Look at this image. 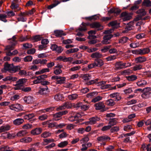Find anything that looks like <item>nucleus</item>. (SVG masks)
Listing matches in <instances>:
<instances>
[{"label": "nucleus", "instance_id": "nucleus-1", "mask_svg": "<svg viewBox=\"0 0 151 151\" xmlns=\"http://www.w3.org/2000/svg\"><path fill=\"white\" fill-rule=\"evenodd\" d=\"M21 69V67L20 66H14L13 64H9L6 62L5 63L4 68L1 71L3 72L8 71L11 73H15Z\"/></svg>", "mask_w": 151, "mask_h": 151}, {"label": "nucleus", "instance_id": "nucleus-2", "mask_svg": "<svg viewBox=\"0 0 151 151\" xmlns=\"http://www.w3.org/2000/svg\"><path fill=\"white\" fill-rule=\"evenodd\" d=\"M106 82L102 81L98 83V85L101 86L100 88L102 89H105L108 88L109 90H112L116 89V86L111 87L110 84H106Z\"/></svg>", "mask_w": 151, "mask_h": 151}, {"label": "nucleus", "instance_id": "nucleus-3", "mask_svg": "<svg viewBox=\"0 0 151 151\" xmlns=\"http://www.w3.org/2000/svg\"><path fill=\"white\" fill-rule=\"evenodd\" d=\"M14 45H9L7 46L6 49L7 50L6 52V54L8 56H12L14 55L17 54L18 52L17 50H14L12 52H11V51L13 50L14 48Z\"/></svg>", "mask_w": 151, "mask_h": 151}, {"label": "nucleus", "instance_id": "nucleus-4", "mask_svg": "<svg viewBox=\"0 0 151 151\" xmlns=\"http://www.w3.org/2000/svg\"><path fill=\"white\" fill-rule=\"evenodd\" d=\"M26 82V80L25 79L22 78L19 79L16 82V84L14 85V89L15 90L21 89Z\"/></svg>", "mask_w": 151, "mask_h": 151}, {"label": "nucleus", "instance_id": "nucleus-5", "mask_svg": "<svg viewBox=\"0 0 151 151\" xmlns=\"http://www.w3.org/2000/svg\"><path fill=\"white\" fill-rule=\"evenodd\" d=\"M52 80H55V83L57 84H63L65 83L66 78L65 77H61L59 76H55L52 77Z\"/></svg>", "mask_w": 151, "mask_h": 151}, {"label": "nucleus", "instance_id": "nucleus-6", "mask_svg": "<svg viewBox=\"0 0 151 151\" xmlns=\"http://www.w3.org/2000/svg\"><path fill=\"white\" fill-rule=\"evenodd\" d=\"M110 139V137L106 135L100 136L97 138V140L99 142L103 145H105L106 144V142Z\"/></svg>", "mask_w": 151, "mask_h": 151}, {"label": "nucleus", "instance_id": "nucleus-7", "mask_svg": "<svg viewBox=\"0 0 151 151\" xmlns=\"http://www.w3.org/2000/svg\"><path fill=\"white\" fill-rule=\"evenodd\" d=\"M150 52V50L148 48L142 49H139L134 50L133 52L134 53L140 55H144Z\"/></svg>", "mask_w": 151, "mask_h": 151}, {"label": "nucleus", "instance_id": "nucleus-8", "mask_svg": "<svg viewBox=\"0 0 151 151\" xmlns=\"http://www.w3.org/2000/svg\"><path fill=\"white\" fill-rule=\"evenodd\" d=\"M67 113L66 111H63L56 113L53 115V119L55 121H58L61 118L63 115Z\"/></svg>", "mask_w": 151, "mask_h": 151}, {"label": "nucleus", "instance_id": "nucleus-9", "mask_svg": "<svg viewBox=\"0 0 151 151\" xmlns=\"http://www.w3.org/2000/svg\"><path fill=\"white\" fill-rule=\"evenodd\" d=\"M9 107L11 109L15 111H19L23 110V106L19 104H12L11 105H10Z\"/></svg>", "mask_w": 151, "mask_h": 151}, {"label": "nucleus", "instance_id": "nucleus-10", "mask_svg": "<svg viewBox=\"0 0 151 151\" xmlns=\"http://www.w3.org/2000/svg\"><path fill=\"white\" fill-rule=\"evenodd\" d=\"M121 17L123 21H125L130 20L131 18V15L130 13L124 12L121 13Z\"/></svg>", "mask_w": 151, "mask_h": 151}, {"label": "nucleus", "instance_id": "nucleus-11", "mask_svg": "<svg viewBox=\"0 0 151 151\" xmlns=\"http://www.w3.org/2000/svg\"><path fill=\"white\" fill-rule=\"evenodd\" d=\"M90 26L91 28L96 29L98 30H101L103 29L101 24L99 22H96L90 24Z\"/></svg>", "mask_w": 151, "mask_h": 151}, {"label": "nucleus", "instance_id": "nucleus-12", "mask_svg": "<svg viewBox=\"0 0 151 151\" xmlns=\"http://www.w3.org/2000/svg\"><path fill=\"white\" fill-rule=\"evenodd\" d=\"M109 96L111 98H114L115 101H118L122 99V97L119 93L118 92H115L111 93L110 95Z\"/></svg>", "mask_w": 151, "mask_h": 151}, {"label": "nucleus", "instance_id": "nucleus-13", "mask_svg": "<svg viewBox=\"0 0 151 151\" xmlns=\"http://www.w3.org/2000/svg\"><path fill=\"white\" fill-rule=\"evenodd\" d=\"M25 12H21L19 14V17L17 18V20L19 22H25L27 20V19L26 17L27 16V15L24 14Z\"/></svg>", "mask_w": 151, "mask_h": 151}, {"label": "nucleus", "instance_id": "nucleus-14", "mask_svg": "<svg viewBox=\"0 0 151 151\" xmlns=\"http://www.w3.org/2000/svg\"><path fill=\"white\" fill-rule=\"evenodd\" d=\"M113 37V35L112 34H109L104 36L103 37V40L102 41V43L104 44H109L110 42L108 40Z\"/></svg>", "mask_w": 151, "mask_h": 151}, {"label": "nucleus", "instance_id": "nucleus-15", "mask_svg": "<svg viewBox=\"0 0 151 151\" xmlns=\"http://www.w3.org/2000/svg\"><path fill=\"white\" fill-rule=\"evenodd\" d=\"M95 109L97 110H102L104 108L105 106L102 102H99L94 104Z\"/></svg>", "mask_w": 151, "mask_h": 151}, {"label": "nucleus", "instance_id": "nucleus-16", "mask_svg": "<svg viewBox=\"0 0 151 151\" xmlns=\"http://www.w3.org/2000/svg\"><path fill=\"white\" fill-rule=\"evenodd\" d=\"M24 102L27 104H31L34 101V99L31 96H27L24 97Z\"/></svg>", "mask_w": 151, "mask_h": 151}, {"label": "nucleus", "instance_id": "nucleus-17", "mask_svg": "<svg viewBox=\"0 0 151 151\" xmlns=\"http://www.w3.org/2000/svg\"><path fill=\"white\" fill-rule=\"evenodd\" d=\"M81 77L86 83L87 82H88V81L91 78V76L89 74H82L81 75Z\"/></svg>", "mask_w": 151, "mask_h": 151}, {"label": "nucleus", "instance_id": "nucleus-18", "mask_svg": "<svg viewBox=\"0 0 151 151\" xmlns=\"http://www.w3.org/2000/svg\"><path fill=\"white\" fill-rule=\"evenodd\" d=\"M72 106L71 103L70 102L65 103L63 105L59 107L58 109V110H62L66 108H69Z\"/></svg>", "mask_w": 151, "mask_h": 151}, {"label": "nucleus", "instance_id": "nucleus-19", "mask_svg": "<svg viewBox=\"0 0 151 151\" xmlns=\"http://www.w3.org/2000/svg\"><path fill=\"white\" fill-rule=\"evenodd\" d=\"M115 69L116 70H119L124 68L123 62L122 61L116 62L115 64Z\"/></svg>", "mask_w": 151, "mask_h": 151}, {"label": "nucleus", "instance_id": "nucleus-20", "mask_svg": "<svg viewBox=\"0 0 151 151\" xmlns=\"http://www.w3.org/2000/svg\"><path fill=\"white\" fill-rule=\"evenodd\" d=\"M48 88L47 86H45V88H40L39 91V93L41 95H45L49 93Z\"/></svg>", "mask_w": 151, "mask_h": 151}, {"label": "nucleus", "instance_id": "nucleus-21", "mask_svg": "<svg viewBox=\"0 0 151 151\" xmlns=\"http://www.w3.org/2000/svg\"><path fill=\"white\" fill-rule=\"evenodd\" d=\"M17 79V78L15 77H13L11 76H9L3 79V80L4 81H9L11 82L16 81Z\"/></svg>", "mask_w": 151, "mask_h": 151}, {"label": "nucleus", "instance_id": "nucleus-22", "mask_svg": "<svg viewBox=\"0 0 151 151\" xmlns=\"http://www.w3.org/2000/svg\"><path fill=\"white\" fill-rule=\"evenodd\" d=\"M11 127V126L9 124L2 126L0 127V132H2L9 130L10 129Z\"/></svg>", "mask_w": 151, "mask_h": 151}, {"label": "nucleus", "instance_id": "nucleus-23", "mask_svg": "<svg viewBox=\"0 0 151 151\" xmlns=\"http://www.w3.org/2000/svg\"><path fill=\"white\" fill-rule=\"evenodd\" d=\"M42 131V129L41 128H37L31 131V133L33 135H38L40 134Z\"/></svg>", "mask_w": 151, "mask_h": 151}, {"label": "nucleus", "instance_id": "nucleus-24", "mask_svg": "<svg viewBox=\"0 0 151 151\" xmlns=\"http://www.w3.org/2000/svg\"><path fill=\"white\" fill-rule=\"evenodd\" d=\"M55 36L57 37H60L63 36L65 35L66 34L61 30H56L54 32Z\"/></svg>", "mask_w": 151, "mask_h": 151}, {"label": "nucleus", "instance_id": "nucleus-25", "mask_svg": "<svg viewBox=\"0 0 151 151\" xmlns=\"http://www.w3.org/2000/svg\"><path fill=\"white\" fill-rule=\"evenodd\" d=\"M28 134L27 132L24 130L20 131L16 134V136L18 137H22L25 136Z\"/></svg>", "mask_w": 151, "mask_h": 151}, {"label": "nucleus", "instance_id": "nucleus-26", "mask_svg": "<svg viewBox=\"0 0 151 151\" xmlns=\"http://www.w3.org/2000/svg\"><path fill=\"white\" fill-rule=\"evenodd\" d=\"M147 58L144 56H141L135 59L136 63H142L147 61Z\"/></svg>", "mask_w": 151, "mask_h": 151}, {"label": "nucleus", "instance_id": "nucleus-27", "mask_svg": "<svg viewBox=\"0 0 151 151\" xmlns=\"http://www.w3.org/2000/svg\"><path fill=\"white\" fill-rule=\"evenodd\" d=\"M89 119L90 123L91 125H92L96 124L97 121H99L100 119L97 116H95L90 118Z\"/></svg>", "mask_w": 151, "mask_h": 151}, {"label": "nucleus", "instance_id": "nucleus-28", "mask_svg": "<svg viewBox=\"0 0 151 151\" xmlns=\"http://www.w3.org/2000/svg\"><path fill=\"white\" fill-rule=\"evenodd\" d=\"M137 84L139 87H143L147 84V82L143 79L139 80L136 83Z\"/></svg>", "mask_w": 151, "mask_h": 151}, {"label": "nucleus", "instance_id": "nucleus-29", "mask_svg": "<svg viewBox=\"0 0 151 151\" xmlns=\"http://www.w3.org/2000/svg\"><path fill=\"white\" fill-rule=\"evenodd\" d=\"M24 122V120L23 119L21 118H18L15 120L13 122V123L14 124L16 125H19Z\"/></svg>", "mask_w": 151, "mask_h": 151}, {"label": "nucleus", "instance_id": "nucleus-30", "mask_svg": "<svg viewBox=\"0 0 151 151\" xmlns=\"http://www.w3.org/2000/svg\"><path fill=\"white\" fill-rule=\"evenodd\" d=\"M91 57L93 58H100L102 57V55L99 52H96L92 54Z\"/></svg>", "mask_w": 151, "mask_h": 151}, {"label": "nucleus", "instance_id": "nucleus-31", "mask_svg": "<svg viewBox=\"0 0 151 151\" xmlns=\"http://www.w3.org/2000/svg\"><path fill=\"white\" fill-rule=\"evenodd\" d=\"M54 99L57 101H60L63 99V97L62 94H58L54 96Z\"/></svg>", "mask_w": 151, "mask_h": 151}, {"label": "nucleus", "instance_id": "nucleus-32", "mask_svg": "<svg viewBox=\"0 0 151 151\" xmlns=\"http://www.w3.org/2000/svg\"><path fill=\"white\" fill-rule=\"evenodd\" d=\"M98 80L99 79L97 78L95 80H92L86 83V84L88 85H90L94 84H98V83L99 82H98Z\"/></svg>", "mask_w": 151, "mask_h": 151}, {"label": "nucleus", "instance_id": "nucleus-33", "mask_svg": "<svg viewBox=\"0 0 151 151\" xmlns=\"http://www.w3.org/2000/svg\"><path fill=\"white\" fill-rule=\"evenodd\" d=\"M96 66H101L103 65L104 63L103 61L99 59H96L94 61Z\"/></svg>", "mask_w": 151, "mask_h": 151}, {"label": "nucleus", "instance_id": "nucleus-34", "mask_svg": "<svg viewBox=\"0 0 151 151\" xmlns=\"http://www.w3.org/2000/svg\"><path fill=\"white\" fill-rule=\"evenodd\" d=\"M126 78L129 81H132L136 80L137 79V77L135 75H132L126 76Z\"/></svg>", "mask_w": 151, "mask_h": 151}, {"label": "nucleus", "instance_id": "nucleus-35", "mask_svg": "<svg viewBox=\"0 0 151 151\" xmlns=\"http://www.w3.org/2000/svg\"><path fill=\"white\" fill-rule=\"evenodd\" d=\"M68 142L67 141L62 142L58 144V146L60 148H63L68 145Z\"/></svg>", "mask_w": 151, "mask_h": 151}, {"label": "nucleus", "instance_id": "nucleus-36", "mask_svg": "<svg viewBox=\"0 0 151 151\" xmlns=\"http://www.w3.org/2000/svg\"><path fill=\"white\" fill-rule=\"evenodd\" d=\"M88 34L89 35V36L88 37V38L89 39L91 38H95L96 37L94 35H93V34H95L96 33V31L95 30H91L89 31L88 32Z\"/></svg>", "mask_w": 151, "mask_h": 151}, {"label": "nucleus", "instance_id": "nucleus-37", "mask_svg": "<svg viewBox=\"0 0 151 151\" xmlns=\"http://www.w3.org/2000/svg\"><path fill=\"white\" fill-rule=\"evenodd\" d=\"M35 116V114L34 113H31L26 114L24 116V118L25 119L29 120Z\"/></svg>", "mask_w": 151, "mask_h": 151}, {"label": "nucleus", "instance_id": "nucleus-38", "mask_svg": "<svg viewBox=\"0 0 151 151\" xmlns=\"http://www.w3.org/2000/svg\"><path fill=\"white\" fill-rule=\"evenodd\" d=\"M103 97L101 96H98L93 98L91 100V102L95 103L98 102L102 100Z\"/></svg>", "mask_w": 151, "mask_h": 151}, {"label": "nucleus", "instance_id": "nucleus-39", "mask_svg": "<svg viewBox=\"0 0 151 151\" xmlns=\"http://www.w3.org/2000/svg\"><path fill=\"white\" fill-rule=\"evenodd\" d=\"M128 39V38L127 37H122L119 40V43L121 44H124L127 42Z\"/></svg>", "mask_w": 151, "mask_h": 151}, {"label": "nucleus", "instance_id": "nucleus-40", "mask_svg": "<svg viewBox=\"0 0 151 151\" xmlns=\"http://www.w3.org/2000/svg\"><path fill=\"white\" fill-rule=\"evenodd\" d=\"M97 92H93L88 93L86 95V97L88 98H93L95 96L97 95Z\"/></svg>", "mask_w": 151, "mask_h": 151}, {"label": "nucleus", "instance_id": "nucleus-41", "mask_svg": "<svg viewBox=\"0 0 151 151\" xmlns=\"http://www.w3.org/2000/svg\"><path fill=\"white\" fill-rule=\"evenodd\" d=\"M78 50L79 49L78 48L70 49L67 50L65 52V53L67 54L73 53L77 52Z\"/></svg>", "mask_w": 151, "mask_h": 151}, {"label": "nucleus", "instance_id": "nucleus-42", "mask_svg": "<svg viewBox=\"0 0 151 151\" xmlns=\"http://www.w3.org/2000/svg\"><path fill=\"white\" fill-rule=\"evenodd\" d=\"M8 18L7 16L5 14H0V20L4 22L7 21L6 18Z\"/></svg>", "mask_w": 151, "mask_h": 151}, {"label": "nucleus", "instance_id": "nucleus-43", "mask_svg": "<svg viewBox=\"0 0 151 151\" xmlns=\"http://www.w3.org/2000/svg\"><path fill=\"white\" fill-rule=\"evenodd\" d=\"M54 107H51L47 108L46 109H42L41 110L42 113H45L46 112H50L54 110Z\"/></svg>", "mask_w": 151, "mask_h": 151}, {"label": "nucleus", "instance_id": "nucleus-44", "mask_svg": "<svg viewBox=\"0 0 151 151\" xmlns=\"http://www.w3.org/2000/svg\"><path fill=\"white\" fill-rule=\"evenodd\" d=\"M132 71L129 69L124 70L121 72V74L123 75H126L131 74Z\"/></svg>", "mask_w": 151, "mask_h": 151}, {"label": "nucleus", "instance_id": "nucleus-45", "mask_svg": "<svg viewBox=\"0 0 151 151\" xmlns=\"http://www.w3.org/2000/svg\"><path fill=\"white\" fill-rule=\"evenodd\" d=\"M129 45L131 48H135L139 47V44L138 42H135L132 43Z\"/></svg>", "mask_w": 151, "mask_h": 151}, {"label": "nucleus", "instance_id": "nucleus-46", "mask_svg": "<svg viewBox=\"0 0 151 151\" xmlns=\"http://www.w3.org/2000/svg\"><path fill=\"white\" fill-rule=\"evenodd\" d=\"M78 95L76 93L69 95L68 96V99L70 100L76 99L78 98Z\"/></svg>", "mask_w": 151, "mask_h": 151}, {"label": "nucleus", "instance_id": "nucleus-47", "mask_svg": "<svg viewBox=\"0 0 151 151\" xmlns=\"http://www.w3.org/2000/svg\"><path fill=\"white\" fill-rule=\"evenodd\" d=\"M51 133L49 132H45L41 134V136L43 138H46L50 137Z\"/></svg>", "mask_w": 151, "mask_h": 151}, {"label": "nucleus", "instance_id": "nucleus-48", "mask_svg": "<svg viewBox=\"0 0 151 151\" xmlns=\"http://www.w3.org/2000/svg\"><path fill=\"white\" fill-rule=\"evenodd\" d=\"M117 122V120L115 119H113L110 120L109 122V126H111H111L116 124Z\"/></svg>", "mask_w": 151, "mask_h": 151}, {"label": "nucleus", "instance_id": "nucleus-49", "mask_svg": "<svg viewBox=\"0 0 151 151\" xmlns=\"http://www.w3.org/2000/svg\"><path fill=\"white\" fill-rule=\"evenodd\" d=\"M111 47V46L109 45L104 47L103 48L101 49V51L103 53H105L108 51Z\"/></svg>", "mask_w": 151, "mask_h": 151}, {"label": "nucleus", "instance_id": "nucleus-50", "mask_svg": "<svg viewBox=\"0 0 151 151\" xmlns=\"http://www.w3.org/2000/svg\"><path fill=\"white\" fill-rule=\"evenodd\" d=\"M107 104L109 106H113L115 104V103L114 100L112 99H110L107 100L106 101Z\"/></svg>", "mask_w": 151, "mask_h": 151}, {"label": "nucleus", "instance_id": "nucleus-51", "mask_svg": "<svg viewBox=\"0 0 151 151\" xmlns=\"http://www.w3.org/2000/svg\"><path fill=\"white\" fill-rule=\"evenodd\" d=\"M143 5L146 6H151V1L149 0H144L143 2Z\"/></svg>", "mask_w": 151, "mask_h": 151}, {"label": "nucleus", "instance_id": "nucleus-52", "mask_svg": "<svg viewBox=\"0 0 151 151\" xmlns=\"http://www.w3.org/2000/svg\"><path fill=\"white\" fill-rule=\"evenodd\" d=\"M85 24L83 23L78 29L79 31H85L86 30Z\"/></svg>", "mask_w": 151, "mask_h": 151}, {"label": "nucleus", "instance_id": "nucleus-53", "mask_svg": "<svg viewBox=\"0 0 151 151\" xmlns=\"http://www.w3.org/2000/svg\"><path fill=\"white\" fill-rule=\"evenodd\" d=\"M47 115L46 114H44L39 116L38 117V119L40 120L44 121L46 119H47Z\"/></svg>", "mask_w": 151, "mask_h": 151}, {"label": "nucleus", "instance_id": "nucleus-54", "mask_svg": "<svg viewBox=\"0 0 151 151\" xmlns=\"http://www.w3.org/2000/svg\"><path fill=\"white\" fill-rule=\"evenodd\" d=\"M50 122H49L48 126H47L49 128H51L55 127L56 128L57 123H51Z\"/></svg>", "mask_w": 151, "mask_h": 151}, {"label": "nucleus", "instance_id": "nucleus-55", "mask_svg": "<svg viewBox=\"0 0 151 151\" xmlns=\"http://www.w3.org/2000/svg\"><path fill=\"white\" fill-rule=\"evenodd\" d=\"M19 7L18 4L17 3L14 2H12L11 5L10 6L11 9H17Z\"/></svg>", "mask_w": 151, "mask_h": 151}, {"label": "nucleus", "instance_id": "nucleus-56", "mask_svg": "<svg viewBox=\"0 0 151 151\" xmlns=\"http://www.w3.org/2000/svg\"><path fill=\"white\" fill-rule=\"evenodd\" d=\"M142 67V66L140 64L137 65L133 68V70L134 71H136L141 69Z\"/></svg>", "mask_w": 151, "mask_h": 151}, {"label": "nucleus", "instance_id": "nucleus-57", "mask_svg": "<svg viewBox=\"0 0 151 151\" xmlns=\"http://www.w3.org/2000/svg\"><path fill=\"white\" fill-rule=\"evenodd\" d=\"M60 3L59 1H57L56 2H55V3L49 5L47 7V8L49 9H51L53 7L56 6L58 4Z\"/></svg>", "mask_w": 151, "mask_h": 151}, {"label": "nucleus", "instance_id": "nucleus-58", "mask_svg": "<svg viewBox=\"0 0 151 151\" xmlns=\"http://www.w3.org/2000/svg\"><path fill=\"white\" fill-rule=\"evenodd\" d=\"M35 11V9L33 8L30 11L27 12H25L26 13L24 14L25 15H27V16H29V15H31L34 13Z\"/></svg>", "mask_w": 151, "mask_h": 151}, {"label": "nucleus", "instance_id": "nucleus-59", "mask_svg": "<svg viewBox=\"0 0 151 151\" xmlns=\"http://www.w3.org/2000/svg\"><path fill=\"white\" fill-rule=\"evenodd\" d=\"M125 94H128L131 93L132 92V88H129L127 89H125L123 91Z\"/></svg>", "mask_w": 151, "mask_h": 151}, {"label": "nucleus", "instance_id": "nucleus-60", "mask_svg": "<svg viewBox=\"0 0 151 151\" xmlns=\"http://www.w3.org/2000/svg\"><path fill=\"white\" fill-rule=\"evenodd\" d=\"M150 144H148L147 145L146 147V145L145 144H144L142 145V148L144 149V148L146 147L147 151H151V147H150Z\"/></svg>", "mask_w": 151, "mask_h": 151}, {"label": "nucleus", "instance_id": "nucleus-61", "mask_svg": "<svg viewBox=\"0 0 151 151\" xmlns=\"http://www.w3.org/2000/svg\"><path fill=\"white\" fill-rule=\"evenodd\" d=\"M32 59V57L30 55H28L25 57L24 59V60L25 62H27L31 61Z\"/></svg>", "mask_w": 151, "mask_h": 151}, {"label": "nucleus", "instance_id": "nucleus-62", "mask_svg": "<svg viewBox=\"0 0 151 151\" xmlns=\"http://www.w3.org/2000/svg\"><path fill=\"white\" fill-rule=\"evenodd\" d=\"M145 34L144 33H140L136 35V37L138 39H142L145 37Z\"/></svg>", "mask_w": 151, "mask_h": 151}, {"label": "nucleus", "instance_id": "nucleus-63", "mask_svg": "<svg viewBox=\"0 0 151 151\" xmlns=\"http://www.w3.org/2000/svg\"><path fill=\"white\" fill-rule=\"evenodd\" d=\"M32 127V124H27L23 125L22 128L24 129H28L31 128Z\"/></svg>", "mask_w": 151, "mask_h": 151}, {"label": "nucleus", "instance_id": "nucleus-64", "mask_svg": "<svg viewBox=\"0 0 151 151\" xmlns=\"http://www.w3.org/2000/svg\"><path fill=\"white\" fill-rule=\"evenodd\" d=\"M42 38V37L39 35H36L33 37V39L35 41H40L41 40Z\"/></svg>", "mask_w": 151, "mask_h": 151}]
</instances>
